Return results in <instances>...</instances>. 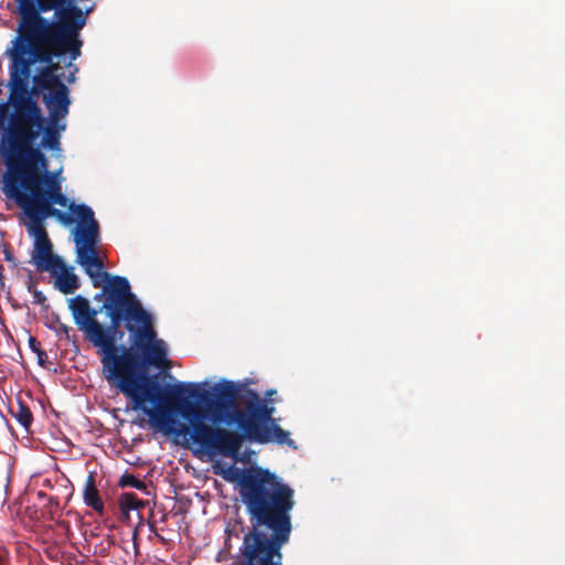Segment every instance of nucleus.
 <instances>
[{"label": "nucleus", "instance_id": "f257e3e1", "mask_svg": "<svg viewBox=\"0 0 565 565\" xmlns=\"http://www.w3.org/2000/svg\"><path fill=\"white\" fill-rule=\"evenodd\" d=\"M104 299L102 309L109 324L97 320L98 311L87 298L67 300L74 323L100 355L104 379L122 393L134 411H142L153 426L168 429L173 423L163 403L167 387L146 375V366L169 367L167 347L158 338L152 315L131 291L126 277L115 276L94 300Z\"/></svg>", "mask_w": 565, "mask_h": 565}, {"label": "nucleus", "instance_id": "f03ea898", "mask_svg": "<svg viewBox=\"0 0 565 565\" xmlns=\"http://www.w3.org/2000/svg\"><path fill=\"white\" fill-rule=\"evenodd\" d=\"M216 407L227 409V423L235 424L238 430L209 425L204 422L206 413L199 403L213 405L211 394L198 383H178L167 386L163 403L168 405V417L182 416L189 425H182L179 434L189 436L198 449L210 457L237 458L245 440L267 444L275 439L278 444L294 446L289 431L274 423L275 407L244 384L231 381L218 383L214 387Z\"/></svg>", "mask_w": 565, "mask_h": 565}, {"label": "nucleus", "instance_id": "7ed1b4c3", "mask_svg": "<svg viewBox=\"0 0 565 565\" xmlns=\"http://www.w3.org/2000/svg\"><path fill=\"white\" fill-rule=\"evenodd\" d=\"M53 60L43 62L45 66L33 76L31 92L28 78L24 90L13 94L10 74L9 102L0 104L1 157L30 158L36 150H62L61 138L72 102L70 88L57 73L60 65Z\"/></svg>", "mask_w": 565, "mask_h": 565}, {"label": "nucleus", "instance_id": "20e7f679", "mask_svg": "<svg viewBox=\"0 0 565 565\" xmlns=\"http://www.w3.org/2000/svg\"><path fill=\"white\" fill-rule=\"evenodd\" d=\"M7 172L2 175V191L13 200L26 217L25 226L35 238L32 259L38 270L61 268L63 259L52 252V243L43 223L49 217L63 225L77 221L71 213L70 201L63 193L61 170L49 171V160L38 150L30 158L1 157Z\"/></svg>", "mask_w": 565, "mask_h": 565}, {"label": "nucleus", "instance_id": "39448f33", "mask_svg": "<svg viewBox=\"0 0 565 565\" xmlns=\"http://www.w3.org/2000/svg\"><path fill=\"white\" fill-rule=\"evenodd\" d=\"M232 480L249 521L239 548L246 565H281L280 550L292 531L294 489L259 466L237 470Z\"/></svg>", "mask_w": 565, "mask_h": 565}, {"label": "nucleus", "instance_id": "423d86ee", "mask_svg": "<svg viewBox=\"0 0 565 565\" xmlns=\"http://www.w3.org/2000/svg\"><path fill=\"white\" fill-rule=\"evenodd\" d=\"M19 24L12 46L7 50L11 60L13 94L23 92L26 79L36 62L67 55L75 61L81 55L83 42L65 18L55 14L50 0H15Z\"/></svg>", "mask_w": 565, "mask_h": 565}, {"label": "nucleus", "instance_id": "0eeeda50", "mask_svg": "<svg viewBox=\"0 0 565 565\" xmlns=\"http://www.w3.org/2000/svg\"><path fill=\"white\" fill-rule=\"evenodd\" d=\"M70 211L77 218L74 233L76 247V262L84 267L86 275L92 279L93 286L99 288L110 281L115 276L104 271V263L97 254L99 242V225L95 220L94 211L86 204H72Z\"/></svg>", "mask_w": 565, "mask_h": 565}, {"label": "nucleus", "instance_id": "6e6552de", "mask_svg": "<svg viewBox=\"0 0 565 565\" xmlns=\"http://www.w3.org/2000/svg\"><path fill=\"white\" fill-rule=\"evenodd\" d=\"M51 275L54 277L55 288L64 295L73 294L79 288L78 277L68 268L63 262L61 268L50 269Z\"/></svg>", "mask_w": 565, "mask_h": 565}, {"label": "nucleus", "instance_id": "1a4fd4ad", "mask_svg": "<svg viewBox=\"0 0 565 565\" xmlns=\"http://www.w3.org/2000/svg\"><path fill=\"white\" fill-rule=\"evenodd\" d=\"M83 500L87 507L92 508L97 513H104L105 507L97 489L95 472H89L86 478L83 490Z\"/></svg>", "mask_w": 565, "mask_h": 565}, {"label": "nucleus", "instance_id": "9d476101", "mask_svg": "<svg viewBox=\"0 0 565 565\" xmlns=\"http://www.w3.org/2000/svg\"><path fill=\"white\" fill-rule=\"evenodd\" d=\"M10 412L17 422L25 429L29 430L33 423V414L29 406L19 398L15 405L10 406Z\"/></svg>", "mask_w": 565, "mask_h": 565}, {"label": "nucleus", "instance_id": "9b49d317", "mask_svg": "<svg viewBox=\"0 0 565 565\" xmlns=\"http://www.w3.org/2000/svg\"><path fill=\"white\" fill-rule=\"evenodd\" d=\"M119 507L121 512L128 516L129 511L142 509L145 507V502L134 492H126L119 498Z\"/></svg>", "mask_w": 565, "mask_h": 565}, {"label": "nucleus", "instance_id": "f8f14e48", "mask_svg": "<svg viewBox=\"0 0 565 565\" xmlns=\"http://www.w3.org/2000/svg\"><path fill=\"white\" fill-rule=\"evenodd\" d=\"M119 484L121 487H131L138 490H145L147 488L143 481L131 473H124L120 478Z\"/></svg>", "mask_w": 565, "mask_h": 565}, {"label": "nucleus", "instance_id": "ddd939ff", "mask_svg": "<svg viewBox=\"0 0 565 565\" xmlns=\"http://www.w3.org/2000/svg\"><path fill=\"white\" fill-rule=\"evenodd\" d=\"M33 303L44 306L46 303V297L40 290H33Z\"/></svg>", "mask_w": 565, "mask_h": 565}, {"label": "nucleus", "instance_id": "4468645a", "mask_svg": "<svg viewBox=\"0 0 565 565\" xmlns=\"http://www.w3.org/2000/svg\"><path fill=\"white\" fill-rule=\"evenodd\" d=\"M28 343L30 350L34 353L39 352L42 349L41 342L35 337L30 335Z\"/></svg>", "mask_w": 565, "mask_h": 565}, {"label": "nucleus", "instance_id": "2eb2a0df", "mask_svg": "<svg viewBox=\"0 0 565 565\" xmlns=\"http://www.w3.org/2000/svg\"><path fill=\"white\" fill-rule=\"evenodd\" d=\"M71 331H73V330L67 324L58 323V329L56 330V334L57 335L64 334L67 339H70Z\"/></svg>", "mask_w": 565, "mask_h": 565}, {"label": "nucleus", "instance_id": "dca6fc26", "mask_svg": "<svg viewBox=\"0 0 565 565\" xmlns=\"http://www.w3.org/2000/svg\"><path fill=\"white\" fill-rule=\"evenodd\" d=\"M36 356H38V363L40 365H44L46 360H47V353L44 351V350H40L39 352L35 353Z\"/></svg>", "mask_w": 565, "mask_h": 565}, {"label": "nucleus", "instance_id": "f3484780", "mask_svg": "<svg viewBox=\"0 0 565 565\" xmlns=\"http://www.w3.org/2000/svg\"><path fill=\"white\" fill-rule=\"evenodd\" d=\"M4 259H6L7 262L12 263L14 266H17L15 259H14V257H13V255H12V253H11V252H9V250H6V252H4Z\"/></svg>", "mask_w": 565, "mask_h": 565}, {"label": "nucleus", "instance_id": "a211bd4d", "mask_svg": "<svg viewBox=\"0 0 565 565\" xmlns=\"http://www.w3.org/2000/svg\"><path fill=\"white\" fill-rule=\"evenodd\" d=\"M274 394H276V391H275V390H268V391L265 393V396H266V397H265L264 399H266V401H267V403L269 404V401H268V399H269Z\"/></svg>", "mask_w": 565, "mask_h": 565}, {"label": "nucleus", "instance_id": "6ab92c4d", "mask_svg": "<svg viewBox=\"0 0 565 565\" xmlns=\"http://www.w3.org/2000/svg\"><path fill=\"white\" fill-rule=\"evenodd\" d=\"M68 81L72 83L74 81V75H72Z\"/></svg>", "mask_w": 565, "mask_h": 565}]
</instances>
